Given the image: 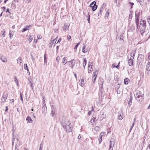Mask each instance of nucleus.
Wrapping results in <instances>:
<instances>
[{"instance_id": "obj_12", "label": "nucleus", "mask_w": 150, "mask_h": 150, "mask_svg": "<svg viewBox=\"0 0 150 150\" xmlns=\"http://www.w3.org/2000/svg\"><path fill=\"white\" fill-rule=\"evenodd\" d=\"M69 25L66 23L64 24V26L63 27V30L65 31L67 30H68V28L69 27Z\"/></svg>"}, {"instance_id": "obj_13", "label": "nucleus", "mask_w": 150, "mask_h": 150, "mask_svg": "<svg viewBox=\"0 0 150 150\" xmlns=\"http://www.w3.org/2000/svg\"><path fill=\"white\" fill-rule=\"evenodd\" d=\"M68 62L67 61V59H66V57H64L62 59V64L63 65H64L66 64H67Z\"/></svg>"}, {"instance_id": "obj_1", "label": "nucleus", "mask_w": 150, "mask_h": 150, "mask_svg": "<svg viewBox=\"0 0 150 150\" xmlns=\"http://www.w3.org/2000/svg\"><path fill=\"white\" fill-rule=\"evenodd\" d=\"M146 21L144 20L140 21L139 27V25L137 27V30L138 32H139L142 36L145 35L146 33L144 34L146 29Z\"/></svg>"}, {"instance_id": "obj_47", "label": "nucleus", "mask_w": 150, "mask_h": 150, "mask_svg": "<svg viewBox=\"0 0 150 150\" xmlns=\"http://www.w3.org/2000/svg\"><path fill=\"white\" fill-rule=\"evenodd\" d=\"M78 47V46H77V45H76L75 46L74 48V51H76Z\"/></svg>"}, {"instance_id": "obj_28", "label": "nucleus", "mask_w": 150, "mask_h": 150, "mask_svg": "<svg viewBox=\"0 0 150 150\" xmlns=\"http://www.w3.org/2000/svg\"><path fill=\"white\" fill-rule=\"evenodd\" d=\"M96 2L95 1H93L92 3H91L90 4V6L92 7L93 6H94L96 4Z\"/></svg>"}, {"instance_id": "obj_56", "label": "nucleus", "mask_w": 150, "mask_h": 150, "mask_svg": "<svg viewBox=\"0 0 150 150\" xmlns=\"http://www.w3.org/2000/svg\"><path fill=\"white\" fill-rule=\"evenodd\" d=\"M81 138V136L80 135H79L78 137V139H80Z\"/></svg>"}, {"instance_id": "obj_44", "label": "nucleus", "mask_w": 150, "mask_h": 150, "mask_svg": "<svg viewBox=\"0 0 150 150\" xmlns=\"http://www.w3.org/2000/svg\"><path fill=\"white\" fill-rule=\"evenodd\" d=\"M146 150H150V144L148 145Z\"/></svg>"}, {"instance_id": "obj_21", "label": "nucleus", "mask_w": 150, "mask_h": 150, "mask_svg": "<svg viewBox=\"0 0 150 150\" xmlns=\"http://www.w3.org/2000/svg\"><path fill=\"white\" fill-rule=\"evenodd\" d=\"M129 81V79L127 78L125 79L124 80V83L126 85L127 84Z\"/></svg>"}, {"instance_id": "obj_64", "label": "nucleus", "mask_w": 150, "mask_h": 150, "mask_svg": "<svg viewBox=\"0 0 150 150\" xmlns=\"http://www.w3.org/2000/svg\"><path fill=\"white\" fill-rule=\"evenodd\" d=\"M148 59L149 60H150V54L148 56Z\"/></svg>"}, {"instance_id": "obj_18", "label": "nucleus", "mask_w": 150, "mask_h": 150, "mask_svg": "<svg viewBox=\"0 0 150 150\" xmlns=\"http://www.w3.org/2000/svg\"><path fill=\"white\" fill-rule=\"evenodd\" d=\"M26 120L28 121V122L29 123H32L33 122V120L30 116H28L26 118Z\"/></svg>"}, {"instance_id": "obj_3", "label": "nucleus", "mask_w": 150, "mask_h": 150, "mask_svg": "<svg viewBox=\"0 0 150 150\" xmlns=\"http://www.w3.org/2000/svg\"><path fill=\"white\" fill-rule=\"evenodd\" d=\"M136 52V50L134 49L130 52V58L128 60V64L130 66H132L133 65V59L134 58Z\"/></svg>"}, {"instance_id": "obj_4", "label": "nucleus", "mask_w": 150, "mask_h": 150, "mask_svg": "<svg viewBox=\"0 0 150 150\" xmlns=\"http://www.w3.org/2000/svg\"><path fill=\"white\" fill-rule=\"evenodd\" d=\"M143 94L140 93L139 91L135 92L134 94V96L137 100L140 101L142 99Z\"/></svg>"}, {"instance_id": "obj_24", "label": "nucleus", "mask_w": 150, "mask_h": 150, "mask_svg": "<svg viewBox=\"0 0 150 150\" xmlns=\"http://www.w3.org/2000/svg\"><path fill=\"white\" fill-rule=\"evenodd\" d=\"M42 109H44V111H43V113L44 114H46L47 112V108L46 107V108H44V106H43L42 108Z\"/></svg>"}, {"instance_id": "obj_35", "label": "nucleus", "mask_w": 150, "mask_h": 150, "mask_svg": "<svg viewBox=\"0 0 150 150\" xmlns=\"http://www.w3.org/2000/svg\"><path fill=\"white\" fill-rule=\"evenodd\" d=\"M102 139V137H99V139H98V141H99V144L101 142Z\"/></svg>"}, {"instance_id": "obj_6", "label": "nucleus", "mask_w": 150, "mask_h": 150, "mask_svg": "<svg viewBox=\"0 0 150 150\" xmlns=\"http://www.w3.org/2000/svg\"><path fill=\"white\" fill-rule=\"evenodd\" d=\"M115 140L114 139H111L110 142L109 147V150H113L115 143Z\"/></svg>"}, {"instance_id": "obj_42", "label": "nucleus", "mask_w": 150, "mask_h": 150, "mask_svg": "<svg viewBox=\"0 0 150 150\" xmlns=\"http://www.w3.org/2000/svg\"><path fill=\"white\" fill-rule=\"evenodd\" d=\"M15 81L17 83V85L18 86V80L16 77L15 78Z\"/></svg>"}, {"instance_id": "obj_33", "label": "nucleus", "mask_w": 150, "mask_h": 150, "mask_svg": "<svg viewBox=\"0 0 150 150\" xmlns=\"http://www.w3.org/2000/svg\"><path fill=\"white\" fill-rule=\"evenodd\" d=\"M1 33L2 35V37H5V31L4 30L2 31L1 32Z\"/></svg>"}, {"instance_id": "obj_9", "label": "nucleus", "mask_w": 150, "mask_h": 150, "mask_svg": "<svg viewBox=\"0 0 150 150\" xmlns=\"http://www.w3.org/2000/svg\"><path fill=\"white\" fill-rule=\"evenodd\" d=\"M80 85L82 87L84 86L85 85V84L86 83V80L84 78H82L81 79H80Z\"/></svg>"}, {"instance_id": "obj_38", "label": "nucleus", "mask_w": 150, "mask_h": 150, "mask_svg": "<svg viewBox=\"0 0 150 150\" xmlns=\"http://www.w3.org/2000/svg\"><path fill=\"white\" fill-rule=\"evenodd\" d=\"M42 145H43V143H41L40 144V145L39 150H42Z\"/></svg>"}, {"instance_id": "obj_17", "label": "nucleus", "mask_w": 150, "mask_h": 150, "mask_svg": "<svg viewBox=\"0 0 150 150\" xmlns=\"http://www.w3.org/2000/svg\"><path fill=\"white\" fill-rule=\"evenodd\" d=\"M135 29V27L133 25H131L130 27H129L128 29V31L129 32H131L134 30Z\"/></svg>"}, {"instance_id": "obj_48", "label": "nucleus", "mask_w": 150, "mask_h": 150, "mask_svg": "<svg viewBox=\"0 0 150 150\" xmlns=\"http://www.w3.org/2000/svg\"><path fill=\"white\" fill-rule=\"evenodd\" d=\"M37 37L38 39H41L42 37V36L40 35H38L37 36Z\"/></svg>"}, {"instance_id": "obj_7", "label": "nucleus", "mask_w": 150, "mask_h": 150, "mask_svg": "<svg viewBox=\"0 0 150 150\" xmlns=\"http://www.w3.org/2000/svg\"><path fill=\"white\" fill-rule=\"evenodd\" d=\"M76 63L75 60H73L71 61L68 62L67 65L70 67L71 69L73 68Z\"/></svg>"}, {"instance_id": "obj_29", "label": "nucleus", "mask_w": 150, "mask_h": 150, "mask_svg": "<svg viewBox=\"0 0 150 150\" xmlns=\"http://www.w3.org/2000/svg\"><path fill=\"white\" fill-rule=\"evenodd\" d=\"M137 1H138L139 2L140 4L141 5H143L144 4V1L143 0H137Z\"/></svg>"}, {"instance_id": "obj_51", "label": "nucleus", "mask_w": 150, "mask_h": 150, "mask_svg": "<svg viewBox=\"0 0 150 150\" xmlns=\"http://www.w3.org/2000/svg\"><path fill=\"white\" fill-rule=\"evenodd\" d=\"M117 94H120V91L118 89L117 90Z\"/></svg>"}, {"instance_id": "obj_59", "label": "nucleus", "mask_w": 150, "mask_h": 150, "mask_svg": "<svg viewBox=\"0 0 150 150\" xmlns=\"http://www.w3.org/2000/svg\"><path fill=\"white\" fill-rule=\"evenodd\" d=\"M56 60L57 61V63H58L59 62V60L58 59V57H57L56 59Z\"/></svg>"}, {"instance_id": "obj_57", "label": "nucleus", "mask_w": 150, "mask_h": 150, "mask_svg": "<svg viewBox=\"0 0 150 150\" xmlns=\"http://www.w3.org/2000/svg\"><path fill=\"white\" fill-rule=\"evenodd\" d=\"M6 110H5V112H7V111H8V107L7 106H6Z\"/></svg>"}, {"instance_id": "obj_8", "label": "nucleus", "mask_w": 150, "mask_h": 150, "mask_svg": "<svg viewBox=\"0 0 150 150\" xmlns=\"http://www.w3.org/2000/svg\"><path fill=\"white\" fill-rule=\"evenodd\" d=\"M98 73L97 70H96L93 73V76L92 77V80L93 83H94L96 81V79Z\"/></svg>"}, {"instance_id": "obj_62", "label": "nucleus", "mask_w": 150, "mask_h": 150, "mask_svg": "<svg viewBox=\"0 0 150 150\" xmlns=\"http://www.w3.org/2000/svg\"><path fill=\"white\" fill-rule=\"evenodd\" d=\"M30 85H31V86L32 88V89H33V84L31 83H30Z\"/></svg>"}, {"instance_id": "obj_36", "label": "nucleus", "mask_w": 150, "mask_h": 150, "mask_svg": "<svg viewBox=\"0 0 150 150\" xmlns=\"http://www.w3.org/2000/svg\"><path fill=\"white\" fill-rule=\"evenodd\" d=\"M45 55H46V54H45L44 55V63H46L47 62V59H46V56H45Z\"/></svg>"}, {"instance_id": "obj_61", "label": "nucleus", "mask_w": 150, "mask_h": 150, "mask_svg": "<svg viewBox=\"0 0 150 150\" xmlns=\"http://www.w3.org/2000/svg\"><path fill=\"white\" fill-rule=\"evenodd\" d=\"M88 114L89 115H90L91 114V111H89L88 112Z\"/></svg>"}, {"instance_id": "obj_27", "label": "nucleus", "mask_w": 150, "mask_h": 150, "mask_svg": "<svg viewBox=\"0 0 150 150\" xmlns=\"http://www.w3.org/2000/svg\"><path fill=\"white\" fill-rule=\"evenodd\" d=\"M83 62H84V63H83V67L84 68L85 67V66H86V64L87 61H86V58L83 59Z\"/></svg>"}, {"instance_id": "obj_2", "label": "nucleus", "mask_w": 150, "mask_h": 150, "mask_svg": "<svg viewBox=\"0 0 150 150\" xmlns=\"http://www.w3.org/2000/svg\"><path fill=\"white\" fill-rule=\"evenodd\" d=\"M71 123L68 120H66L63 121L62 123L63 127L66 129V131L69 132L72 130V128L70 127Z\"/></svg>"}, {"instance_id": "obj_26", "label": "nucleus", "mask_w": 150, "mask_h": 150, "mask_svg": "<svg viewBox=\"0 0 150 150\" xmlns=\"http://www.w3.org/2000/svg\"><path fill=\"white\" fill-rule=\"evenodd\" d=\"M24 69L25 70H27V71H29L28 67L27 64H24Z\"/></svg>"}, {"instance_id": "obj_55", "label": "nucleus", "mask_w": 150, "mask_h": 150, "mask_svg": "<svg viewBox=\"0 0 150 150\" xmlns=\"http://www.w3.org/2000/svg\"><path fill=\"white\" fill-rule=\"evenodd\" d=\"M11 103H12L14 102V100L13 99H11L10 100Z\"/></svg>"}, {"instance_id": "obj_40", "label": "nucleus", "mask_w": 150, "mask_h": 150, "mask_svg": "<svg viewBox=\"0 0 150 150\" xmlns=\"http://www.w3.org/2000/svg\"><path fill=\"white\" fill-rule=\"evenodd\" d=\"M87 20L88 21V23H90V15L88 14V18L87 19Z\"/></svg>"}, {"instance_id": "obj_46", "label": "nucleus", "mask_w": 150, "mask_h": 150, "mask_svg": "<svg viewBox=\"0 0 150 150\" xmlns=\"http://www.w3.org/2000/svg\"><path fill=\"white\" fill-rule=\"evenodd\" d=\"M104 133L103 132H101L100 134V137H102L103 136L104 134Z\"/></svg>"}, {"instance_id": "obj_20", "label": "nucleus", "mask_w": 150, "mask_h": 150, "mask_svg": "<svg viewBox=\"0 0 150 150\" xmlns=\"http://www.w3.org/2000/svg\"><path fill=\"white\" fill-rule=\"evenodd\" d=\"M0 59L3 62H7V59L4 57H2Z\"/></svg>"}, {"instance_id": "obj_43", "label": "nucleus", "mask_w": 150, "mask_h": 150, "mask_svg": "<svg viewBox=\"0 0 150 150\" xmlns=\"http://www.w3.org/2000/svg\"><path fill=\"white\" fill-rule=\"evenodd\" d=\"M115 2L117 6H118L119 4V2H118V1H115Z\"/></svg>"}, {"instance_id": "obj_25", "label": "nucleus", "mask_w": 150, "mask_h": 150, "mask_svg": "<svg viewBox=\"0 0 150 150\" xmlns=\"http://www.w3.org/2000/svg\"><path fill=\"white\" fill-rule=\"evenodd\" d=\"M21 58L20 57H19L17 60V63L20 64H21Z\"/></svg>"}, {"instance_id": "obj_31", "label": "nucleus", "mask_w": 150, "mask_h": 150, "mask_svg": "<svg viewBox=\"0 0 150 150\" xmlns=\"http://www.w3.org/2000/svg\"><path fill=\"white\" fill-rule=\"evenodd\" d=\"M20 96L21 100L22 103H23V93H22L20 92Z\"/></svg>"}, {"instance_id": "obj_23", "label": "nucleus", "mask_w": 150, "mask_h": 150, "mask_svg": "<svg viewBox=\"0 0 150 150\" xmlns=\"http://www.w3.org/2000/svg\"><path fill=\"white\" fill-rule=\"evenodd\" d=\"M33 37L32 36L30 35L29 36V38H28V40L29 41V43L32 40Z\"/></svg>"}, {"instance_id": "obj_52", "label": "nucleus", "mask_w": 150, "mask_h": 150, "mask_svg": "<svg viewBox=\"0 0 150 150\" xmlns=\"http://www.w3.org/2000/svg\"><path fill=\"white\" fill-rule=\"evenodd\" d=\"M91 122L92 123H94V120L91 119Z\"/></svg>"}, {"instance_id": "obj_11", "label": "nucleus", "mask_w": 150, "mask_h": 150, "mask_svg": "<svg viewBox=\"0 0 150 150\" xmlns=\"http://www.w3.org/2000/svg\"><path fill=\"white\" fill-rule=\"evenodd\" d=\"M139 16L136 15H135V22L136 23V26H137L139 25Z\"/></svg>"}, {"instance_id": "obj_16", "label": "nucleus", "mask_w": 150, "mask_h": 150, "mask_svg": "<svg viewBox=\"0 0 150 150\" xmlns=\"http://www.w3.org/2000/svg\"><path fill=\"white\" fill-rule=\"evenodd\" d=\"M88 50L87 49H86V45H84L82 47V52L84 53H86L88 52Z\"/></svg>"}, {"instance_id": "obj_32", "label": "nucleus", "mask_w": 150, "mask_h": 150, "mask_svg": "<svg viewBox=\"0 0 150 150\" xmlns=\"http://www.w3.org/2000/svg\"><path fill=\"white\" fill-rule=\"evenodd\" d=\"M123 116L122 115H120L118 116V118L119 120H121L123 119Z\"/></svg>"}, {"instance_id": "obj_30", "label": "nucleus", "mask_w": 150, "mask_h": 150, "mask_svg": "<svg viewBox=\"0 0 150 150\" xmlns=\"http://www.w3.org/2000/svg\"><path fill=\"white\" fill-rule=\"evenodd\" d=\"M92 10L93 11H95L97 9V6L96 4L94 6H93L92 7Z\"/></svg>"}, {"instance_id": "obj_53", "label": "nucleus", "mask_w": 150, "mask_h": 150, "mask_svg": "<svg viewBox=\"0 0 150 150\" xmlns=\"http://www.w3.org/2000/svg\"><path fill=\"white\" fill-rule=\"evenodd\" d=\"M6 12H8L10 14H11V13H10L9 11V10L8 8H7L6 9Z\"/></svg>"}, {"instance_id": "obj_45", "label": "nucleus", "mask_w": 150, "mask_h": 150, "mask_svg": "<svg viewBox=\"0 0 150 150\" xmlns=\"http://www.w3.org/2000/svg\"><path fill=\"white\" fill-rule=\"evenodd\" d=\"M150 0H145V3L146 4H149Z\"/></svg>"}, {"instance_id": "obj_19", "label": "nucleus", "mask_w": 150, "mask_h": 150, "mask_svg": "<svg viewBox=\"0 0 150 150\" xmlns=\"http://www.w3.org/2000/svg\"><path fill=\"white\" fill-rule=\"evenodd\" d=\"M132 100V97L131 96H130V97L129 100L128 102V105L129 107H130V106L131 105V103Z\"/></svg>"}, {"instance_id": "obj_60", "label": "nucleus", "mask_w": 150, "mask_h": 150, "mask_svg": "<svg viewBox=\"0 0 150 150\" xmlns=\"http://www.w3.org/2000/svg\"><path fill=\"white\" fill-rule=\"evenodd\" d=\"M133 127L132 126H131V128H130V131H129L130 132L131 131V130H132Z\"/></svg>"}, {"instance_id": "obj_58", "label": "nucleus", "mask_w": 150, "mask_h": 150, "mask_svg": "<svg viewBox=\"0 0 150 150\" xmlns=\"http://www.w3.org/2000/svg\"><path fill=\"white\" fill-rule=\"evenodd\" d=\"M61 38H59V40H58V41H57V43H58V42H60L61 41Z\"/></svg>"}, {"instance_id": "obj_49", "label": "nucleus", "mask_w": 150, "mask_h": 150, "mask_svg": "<svg viewBox=\"0 0 150 150\" xmlns=\"http://www.w3.org/2000/svg\"><path fill=\"white\" fill-rule=\"evenodd\" d=\"M71 37L70 35H68L67 36V38L68 40H69L71 39Z\"/></svg>"}, {"instance_id": "obj_63", "label": "nucleus", "mask_w": 150, "mask_h": 150, "mask_svg": "<svg viewBox=\"0 0 150 150\" xmlns=\"http://www.w3.org/2000/svg\"><path fill=\"white\" fill-rule=\"evenodd\" d=\"M50 44H52L53 43H54V42H53L52 40H51V41H50Z\"/></svg>"}, {"instance_id": "obj_14", "label": "nucleus", "mask_w": 150, "mask_h": 150, "mask_svg": "<svg viewBox=\"0 0 150 150\" xmlns=\"http://www.w3.org/2000/svg\"><path fill=\"white\" fill-rule=\"evenodd\" d=\"M30 27V25H26L24 27V28H23V29L21 30V31L23 32L24 31L28 30L29 28Z\"/></svg>"}, {"instance_id": "obj_39", "label": "nucleus", "mask_w": 150, "mask_h": 150, "mask_svg": "<svg viewBox=\"0 0 150 150\" xmlns=\"http://www.w3.org/2000/svg\"><path fill=\"white\" fill-rule=\"evenodd\" d=\"M147 21L149 24L150 25V16H149L147 19Z\"/></svg>"}, {"instance_id": "obj_41", "label": "nucleus", "mask_w": 150, "mask_h": 150, "mask_svg": "<svg viewBox=\"0 0 150 150\" xmlns=\"http://www.w3.org/2000/svg\"><path fill=\"white\" fill-rule=\"evenodd\" d=\"M109 10H108L107 12L105 14V16H107V17H108V16L109 15Z\"/></svg>"}, {"instance_id": "obj_50", "label": "nucleus", "mask_w": 150, "mask_h": 150, "mask_svg": "<svg viewBox=\"0 0 150 150\" xmlns=\"http://www.w3.org/2000/svg\"><path fill=\"white\" fill-rule=\"evenodd\" d=\"M25 1L28 2V3H30L31 1V0H24Z\"/></svg>"}, {"instance_id": "obj_5", "label": "nucleus", "mask_w": 150, "mask_h": 150, "mask_svg": "<svg viewBox=\"0 0 150 150\" xmlns=\"http://www.w3.org/2000/svg\"><path fill=\"white\" fill-rule=\"evenodd\" d=\"M145 66L147 74L150 75V62L149 61H147L145 62Z\"/></svg>"}, {"instance_id": "obj_34", "label": "nucleus", "mask_w": 150, "mask_h": 150, "mask_svg": "<svg viewBox=\"0 0 150 150\" xmlns=\"http://www.w3.org/2000/svg\"><path fill=\"white\" fill-rule=\"evenodd\" d=\"M120 62L118 64L117 66H115L114 64H113L112 65V67H116L117 68H118V67H119V64H120Z\"/></svg>"}, {"instance_id": "obj_22", "label": "nucleus", "mask_w": 150, "mask_h": 150, "mask_svg": "<svg viewBox=\"0 0 150 150\" xmlns=\"http://www.w3.org/2000/svg\"><path fill=\"white\" fill-rule=\"evenodd\" d=\"M92 65L91 64V65H88V70L89 71H92Z\"/></svg>"}, {"instance_id": "obj_10", "label": "nucleus", "mask_w": 150, "mask_h": 150, "mask_svg": "<svg viewBox=\"0 0 150 150\" xmlns=\"http://www.w3.org/2000/svg\"><path fill=\"white\" fill-rule=\"evenodd\" d=\"M8 94H4L2 96V102L4 103L7 99L8 97Z\"/></svg>"}, {"instance_id": "obj_15", "label": "nucleus", "mask_w": 150, "mask_h": 150, "mask_svg": "<svg viewBox=\"0 0 150 150\" xmlns=\"http://www.w3.org/2000/svg\"><path fill=\"white\" fill-rule=\"evenodd\" d=\"M105 4V3H104L101 6V7L100 8V9L98 12V16H99V14H101L102 11H103V7H104V5Z\"/></svg>"}, {"instance_id": "obj_37", "label": "nucleus", "mask_w": 150, "mask_h": 150, "mask_svg": "<svg viewBox=\"0 0 150 150\" xmlns=\"http://www.w3.org/2000/svg\"><path fill=\"white\" fill-rule=\"evenodd\" d=\"M54 111L53 110H52L51 114H52V116L53 117L54 115Z\"/></svg>"}, {"instance_id": "obj_54", "label": "nucleus", "mask_w": 150, "mask_h": 150, "mask_svg": "<svg viewBox=\"0 0 150 150\" xmlns=\"http://www.w3.org/2000/svg\"><path fill=\"white\" fill-rule=\"evenodd\" d=\"M57 38V37L55 39H54L53 40H52V42H54V41H55V42H56Z\"/></svg>"}]
</instances>
